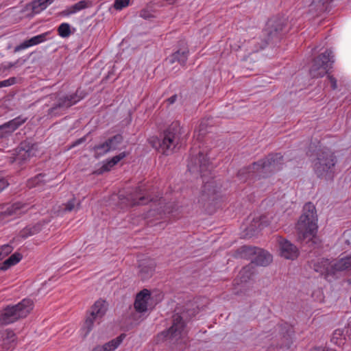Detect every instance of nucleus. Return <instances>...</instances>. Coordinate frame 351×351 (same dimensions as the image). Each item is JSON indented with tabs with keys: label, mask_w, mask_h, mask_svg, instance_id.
<instances>
[{
	"label": "nucleus",
	"mask_w": 351,
	"mask_h": 351,
	"mask_svg": "<svg viewBox=\"0 0 351 351\" xmlns=\"http://www.w3.org/2000/svg\"><path fill=\"white\" fill-rule=\"evenodd\" d=\"M199 311L196 303H187L181 313L178 312L173 315L171 326L167 331L162 332L161 336L174 345L177 350H183L188 343L185 322L195 316Z\"/></svg>",
	"instance_id": "1"
},
{
	"label": "nucleus",
	"mask_w": 351,
	"mask_h": 351,
	"mask_svg": "<svg viewBox=\"0 0 351 351\" xmlns=\"http://www.w3.org/2000/svg\"><path fill=\"white\" fill-rule=\"evenodd\" d=\"M283 166V156L280 153L269 154L266 158L240 169L237 176L241 182L256 178H267L280 171Z\"/></svg>",
	"instance_id": "2"
},
{
	"label": "nucleus",
	"mask_w": 351,
	"mask_h": 351,
	"mask_svg": "<svg viewBox=\"0 0 351 351\" xmlns=\"http://www.w3.org/2000/svg\"><path fill=\"white\" fill-rule=\"evenodd\" d=\"M317 218L315 207L311 202L305 204L297 223L298 239L302 245L312 247L317 244Z\"/></svg>",
	"instance_id": "3"
},
{
	"label": "nucleus",
	"mask_w": 351,
	"mask_h": 351,
	"mask_svg": "<svg viewBox=\"0 0 351 351\" xmlns=\"http://www.w3.org/2000/svg\"><path fill=\"white\" fill-rule=\"evenodd\" d=\"M188 167L191 171H199L202 174L203 182H204V189L199 202L214 200L215 199V195L217 193V190L215 186V182L213 180H205L206 172H210L212 168L207 156L205 155L203 152L199 151L198 156H193L191 158Z\"/></svg>",
	"instance_id": "4"
},
{
	"label": "nucleus",
	"mask_w": 351,
	"mask_h": 351,
	"mask_svg": "<svg viewBox=\"0 0 351 351\" xmlns=\"http://www.w3.org/2000/svg\"><path fill=\"white\" fill-rule=\"evenodd\" d=\"M336 156L330 149L324 148L318 151L316 159L313 162L315 173L318 178L332 180L335 173Z\"/></svg>",
	"instance_id": "5"
},
{
	"label": "nucleus",
	"mask_w": 351,
	"mask_h": 351,
	"mask_svg": "<svg viewBox=\"0 0 351 351\" xmlns=\"http://www.w3.org/2000/svg\"><path fill=\"white\" fill-rule=\"evenodd\" d=\"M287 31L286 23L284 19L277 17L269 19L262 32L261 43L259 47L256 48L254 51H258L259 49L265 48L269 43L278 41Z\"/></svg>",
	"instance_id": "6"
},
{
	"label": "nucleus",
	"mask_w": 351,
	"mask_h": 351,
	"mask_svg": "<svg viewBox=\"0 0 351 351\" xmlns=\"http://www.w3.org/2000/svg\"><path fill=\"white\" fill-rule=\"evenodd\" d=\"M33 305L30 299H23L16 305L7 306L0 315V324L8 325L27 317L33 309Z\"/></svg>",
	"instance_id": "7"
},
{
	"label": "nucleus",
	"mask_w": 351,
	"mask_h": 351,
	"mask_svg": "<svg viewBox=\"0 0 351 351\" xmlns=\"http://www.w3.org/2000/svg\"><path fill=\"white\" fill-rule=\"evenodd\" d=\"M86 93L80 89H77L75 93L69 95L58 97L56 94L51 95L50 98L53 99L55 102L48 110L49 115L56 116L62 113V110L76 104L84 99Z\"/></svg>",
	"instance_id": "8"
},
{
	"label": "nucleus",
	"mask_w": 351,
	"mask_h": 351,
	"mask_svg": "<svg viewBox=\"0 0 351 351\" xmlns=\"http://www.w3.org/2000/svg\"><path fill=\"white\" fill-rule=\"evenodd\" d=\"M180 131L178 128H169L158 138V151L163 154H172L180 144Z\"/></svg>",
	"instance_id": "9"
},
{
	"label": "nucleus",
	"mask_w": 351,
	"mask_h": 351,
	"mask_svg": "<svg viewBox=\"0 0 351 351\" xmlns=\"http://www.w3.org/2000/svg\"><path fill=\"white\" fill-rule=\"evenodd\" d=\"M119 198L121 204L128 207L136 205H145L152 200L145 184L141 185L125 197L123 194H119Z\"/></svg>",
	"instance_id": "10"
},
{
	"label": "nucleus",
	"mask_w": 351,
	"mask_h": 351,
	"mask_svg": "<svg viewBox=\"0 0 351 351\" xmlns=\"http://www.w3.org/2000/svg\"><path fill=\"white\" fill-rule=\"evenodd\" d=\"M334 56L331 50H326L324 53L315 58L310 69V75L313 78L323 77L327 73L328 69L331 68L334 62Z\"/></svg>",
	"instance_id": "11"
},
{
	"label": "nucleus",
	"mask_w": 351,
	"mask_h": 351,
	"mask_svg": "<svg viewBox=\"0 0 351 351\" xmlns=\"http://www.w3.org/2000/svg\"><path fill=\"white\" fill-rule=\"evenodd\" d=\"M122 141L121 135H115L108 138L104 143L95 145L93 147L94 156L96 158H99L110 151L115 150Z\"/></svg>",
	"instance_id": "12"
},
{
	"label": "nucleus",
	"mask_w": 351,
	"mask_h": 351,
	"mask_svg": "<svg viewBox=\"0 0 351 351\" xmlns=\"http://www.w3.org/2000/svg\"><path fill=\"white\" fill-rule=\"evenodd\" d=\"M280 254L286 259L293 260L298 256V250L295 245L287 239L279 237L278 239Z\"/></svg>",
	"instance_id": "13"
},
{
	"label": "nucleus",
	"mask_w": 351,
	"mask_h": 351,
	"mask_svg": "<svg viewBox=\"0 0 351 351\" xmlns=\"http://www.w3.org/2000/svg\"><path fill=\"white\" fill-rule=\"evenodd\" d=\"M5 209L0 212L3 216L12 217L14 218L21 216L29 210L30 206L26 203L17 202L12 204H7Z\"/></svg>",
	"instance_id": "14"
},
{
	"label": "nucleus",
	"mask_w": 351,
	"mask_h": 351,
	"mask_svg": "<svg viewBox=\"0 0 351 351\" xmlns=\"http://www.w3.org/2000/svg\"><path fill=\"white\" fill-rule=\"evenodd\" d=\"M151 298V291L144 289L138 292L135 298L134 307L136 312L143 313L147 311L148 302Z\"/></svg>",
	"instance_id": "15"
},
{
	"label": "nucleus",
	"mask_w": 351,
	"mask_h": 351,
	"mask_svg": "<svg viewBox=\"0 0 351 351\" xmlns=\"http://www.w3.org/2000/svg\"><path fill=\"white\" fill-rule=\"evenodd\" d=\"M328 274H335L342 271H351V254L335 261L334 264L327 267Z\"/></svg>",
	"instance_id": "16"
},
{
	"label": "nucleus",
	"mask_w": 351,
	"mask_h": 351,
	"mask_svg": "<svg viewBox=\"0 0 351 351\" xmlns=\"http://www.w3.org/2000/svg\"><path fill=\"white\" fill-rule=\"evenodd\" d=\"M156 206L159 207L155 208V221L158 219L156 215H159L161 219L166 218L167 215L173 214L176 210L174 203H166L163 198H160L157 204L155 202V207Z\"/></svg>",
	"instance_id": "17"
},
{
	"label": "nucleus",
	"mask_w": 351,
	"mask_h": 351,
	"mask_svg": "<svg viewBox=\"0 0 351 351\" xmlns=\"http://www.w3.org/2000/svg\"><path fill=\"white\" fill-rule=\"evenodd\" d=\"M108 309V304L106 300L99 299L91 306L88 316L95 320H100L106 314Z\"/></svg>",
	"instance_id": "18"
},
{
	"label": "nucleus",
	"mask_w": 351,
	"mask_h": 351,
	"mask_svg": "<svg viewBox=\"0 0 351 351\" xmlns=\"http://www.w3.org/2000/svg\"><path fill=\"white\" fill-rule=\"evenodd\" d=\"M189 53L188 48L184 46L175 51L171 56L168 57L166 61L171 64L178 62L179 64L184 66L187 61Z\"/></svg>",
	"instance_id": "19"
},
{
	"label": "nucleus",
	"mask_w": 351,
	"mask_h": 351,
	"mask_svg": "<svg viewBox=\"0 0 351 351\" xmlns=\"http://www.w3.org/2000/svg\"><path fill=\"white\" fill-rule=\"evenodd\" d=\"M272 261V256L267 251L258 248L256 252V255L254 256L252 263L258 266H267Z\"/></svg>",
	"instance_id": "20"
},
{
	"label": "nucleus",
	"mask_w": 351,
	"mask_h": 351,
	"mask_svg": "<svg viewBox=\"0 0 351 351\" xmlns=\"http://www.w3.org/2000/svg\"><path fill=\"white\" fill-rule=\"evenodd\" d=\"M49 34H50L49 32H47L43 34L33 36L30 39L25 40L20 45L17 46L16 47V50L18 51V50L25 49L28 47L40 44L47 40V37Z\"/></svg>",
	"instance_id": "21"
},
{
	"label": "nucleus",
	"mask_w": 351,
	"mask_h": 351,
	"mask_svg": "<svg viewBox=\"0 0 351 351\" xmlns=\"http://www.w3.org/2000/svg\"><path fill=\"white\" fill-rule=\"evenodd\" d=\"M257 250L258 247L243 245L235 251L234 256L236 258L251 260V262H252L254 256L256 255V252H257Z\"/></svg>",
	"instance_id": "22"
},
{
	"label": "nucleus",
	"mask_w": 351,
	"mask_h": 351,
	"mask_svg": "<svg viewBox=\"0 0 351 351\" xmlns=\"http://www.w3.org/2000/svg\"><path fill=\"white\" fill-rule=\"evenodd\" d=\"M126 156L125 152H121L117 156H113L110 159H107L103 162L102 166L98 170L99 173H103L106 171H109L111 169L118 164L119 161L123 159Z\"/></svg>",
	"instance_id": "23"
},
{
	"label": "nucleus",
	"mask_w": 351,
	"mask_h": 351,
	"mask_svg": "<svg viewBox=\"0 0 351 351\" xmlns=\"http://www.w3.org/2000/svg\"><path fill=\"white\" fill-rule=\"evenodd\" d=\"M2 338V348L5 350H9L13 348L16 345V335L15 333L10 330H5L1 335Z\"/></svg>",
	"instance_id": "24"
},
{
	"label": "nucleus",
	"mask_w": 351,
	"mask_h": 351,
	"mask_svg": "<svg viewBox=\"0 0 351 351\" xmlns=\"http://www.w3.org/2000/svg\"><path fill=\"white\" fill-rule=\"evenodd\" d=\"M276 330L278 331L280 337L287 341V343L289 342L293 333V326L286 322L279 324L276 326Z\"/></svg>",
	"instance_id": "25"
},
{
	"label": "nucleus",
	"mask_w": 351,
	"mask_h": 351,
	"mask_svg": "<svg viewBox=\"0 0 351 351\" xmlns=\"http://www.w3.org/2000/svg\"><path fill=\"white\" fill-rule=\"evenodd\" d=\"M88 1L87 0H82L64 10L61 14L64 16H69L75 14L88 7Z\"/></svg>",
	"instance_id": "26"
},
{
	"label": "nucleus",
	"mask_w": 351,
	"mask_h": 351,
	"mask_svg": "<svg viewBox=\"0 0 351 351\" xmlns=\"http://www.w3.org/2000/svg\"><path fill=\"white\" fill-rule=\"evenodd\" d=\"M95 322H97V320L87 315L82 326L80 330V335L83 339L86 338L90 332V331L93 330L94 323Z\"/></svg>",
	"instance_id": "27"
},
{
	"label": "nucleus",
	"mask_w": 351,
	"mask_h": 351,
	"mask_svg": "<svg viewBox=\"0 0 351 351\" xmlns=\"http://www.w3.org/2000/svg\"><path fill=\"white\" fill-rule=\"evenodd\" d=\"M255 273V266L250 263L249 265L243 267L239 272V276L241 282H247Z\"/></svg>",
	"instance_id": "28"
},
{
	"label": "nucleus",
	"mask_w": 351,
	"mask_h": 351,
	"mask_svg": "<svg viewBox=\"0 0 351 351\" xmlns=\"http://www.w3.org/2000/svg\"><path fill=\"white\" fill-rule=\"evenodd\" d=\"M54 0H34L32 2V9L35 14L45 10Z\"/></svg>",
	"instance_id": "29"
},
{
	"label": "nucleus",
	"mask_w": 351,
	"mask_h": 351,
	"mask_svg": "<svg viewBox=\"0 0 351 351\" xmlns=\"http://www.w3.org/2000/svg\"><path fill=\"white\" fill-rule=\"evenodd\" d=\"M21 259L22 255L20 253H14L2 263L0 269L2 270H6L10 267L17 264Z\"/></svg>",
	"instance_id": "30"
},
{
	"label": "nucleus",
	"mask_w": 351,
	"mask_h": 351,
	"mask_svg": "<svg viewBox=\"0 0 351 351\" xmlns=\"http://www.w3.org/2000/svg\"><path fill=\"white\" fill-rule=\"evenodd\" d=\"M125 337V334H121L117 338L110 341L109 342L105 343L103 347L106 351H114L115 350L120 344L123 342V339Z\"/></svg>",
	"instance_id": "31"
},
{
	"label": "nucleus",
	"mask_w": 351,
	"mask_h": 351,
	"mask_svg": "<svg viewBox=\"0 0 351 351\" xmlns=\"http://www.w3.org/2000/svg\"><path fill=\"white\" fill-rule=\"evenodd\" d=\"M332 0H313L311 9L315 10L317 13L324 12L328 9V4Z\"/></svg>",
	"instance_id": "32"
},
{
	"label": "nucleus",
	"mask_w": 351,
	"mask_h": 351,
	"mask_svg": "<svg viewBox=\"0 0 351 351\" xmlns=\"http://www.w3.org/2000/svg\"><path fill=\"white\" fill-rule=\"evenodd\" d=\"M44 175L40 173L35 177L29 179L27 182V186L30 189L43 186L44 184Z\"/></svg>",
	"instance_id": "33"
},
{
	"label": "nucleus",
	"mask_w": 351,
	"mask_h": 351,
	"mask_svg": "<svg viewBox=\"0 0 351 351\" xmlns=\"http://www.w3.org/2000/svg\"><path fill=\"white\" fill-rule=\"evenodd\" d=\"M40 229V226L38 223L33 226H27L21 231V236L26 238L38 233Z\"/></svg>",
	"instance_id": "34"
},
{
	"label": "nucleus",
	"mask_w": 351,
	"mask_h": 351,
	"mask_svg": "<svg viewBox=\"0 0 351 351\" xmlns=\"http://www.w3.org/2000/svg\"><path fill=\"white\" fill-rule=\"evenodd\" d=\"M58 35L62 38H67L71 34L70 25L67 23H61L58 28Z\"/></svg>",
	"instance_id": "35"
},
{
	"label": "nucleus",
	"mask_w": 351,
	"mask_h": 351,
	"mask_svg": "<svg viewBox=\"0 0 351 351\" xmlns=\"http://www.w3.org/2000/svg\"><path fill=\"white\" fill-rule=\"evenodd\" d=\"M154 16V8L152 4L147 5L140 12V16L148 19Z\"/></svg>",
	"instance_id": "36"
},
{
	"label": "nucleus",
	"mask_w": 351,
	"mask_h": 351,
	"mask_svg": "<svg viewBox=\"0 0 351 351\" xmlns=\"http://www.w3.org/2000/svg\"><path fill=\"white\" fill-rule=\"evenodd\" d=\"M13 251V247L11 245L6 244L0 247V261L9 255Z\"/></svg>",
	"instance_id": "37"
},
{
	"label": "nucleus",
	"mask_w": 351,
	"mask_h": 351,
	"mask_svg": "<svg viewBox=\"0 0 351 351\" xmlns=\"http://www.w3.org/2000/svg\"><path fill=\"white\" fill-rule=\"evenodd\" d=\"M130 0H114L113 7L116 10H121L129 5Z\"/></svg>",
	"instance_id": "38"
},
{
	"label": "nucleus",
	"mask_w": 351,
	"mask_h": 351,
	"mask_svg": "<svg viewBox=\"0 0 351 351\" xmlns=\"http://www.w3.org/2000/svg\"><path fill=\"white\" fill-rule=\"evenodd\" d=\"M32 149H26L23 146V145H21V146L19 147V155L21 156L23 160H25L27 158H29L32 155Z\"/></svg>",
	"instance_id": "39"
},
{
	"label": "nucleus",
	"mask_w": 351,
	"mask_h": 351,
	"mask_svg": "<svg viewBox=\"0 0 351 351\" xmlns=\"http://www.w3.org/2000/svg\"><path fill=\"white\" fill-rule=\"evenodd\" d=\"M16 83V78L15 77H10L7 80L0 82V88L3 87H8Z\"/></svg>",
	"instance_id": "40"
},
{
	"label": "nucleus",
	"mask_w": 351,
	"mask_h": 351,
	"mask_svg": "<svg viewBox=\"0 0 351 351\" xmlns=\"http://www.w3.org/2000/svg\"><path fill=\"white\" fill-rule=\"evenodd\" d=\"M75 198H73L72 199L69 200L66 204L64 210L66 211H71L75 208Z\"/></svg>",
	"instance_id": "41"
},
{
	"label": "nucleus",
	"mask_w": 351,
	"mask_h": 351,
	"mask_svg": "<svg viewBox=\"0 0 351 351\" xmlns=\"http://www.w3.org/2000/svg\"><path fill=\"white\" fill-rule=\"evenodd\" d=\"M8 181L3 178V176L0 174V192H1L3 189H5L8 186Z\"/></svg>",
	"instance_id": "42"
},
{
	"label": "nucleus",
	"mask_w": 351,
	"mask_h": 351,
	"mask_svg": "<svg viewBox=\"0 0 351 351\" xmlns=\"http://www.w3.org/2000/svg\"><path fill=\"white\" fill-rule=\"evenodd\" d=\"M328 78L330 82L331 88L335 90L337 88V80L332 75H328Z\"/></svg>",
	"instance_id": "43"
},
{
	"label": "nucleus",
	"mask_w": 351,
	"mask_h": 351,
	"mask_svg": "<svg viewBox=\"0 0 351 351\" xmlns=\"http://www.w3.org/2000/svg\"><path fill=\"white\" fill-rule=\"evenodd\" d=\"M324 263H325L326 264H324V266H326V267H324V272H326V274L327 275H330V274H328V272H327V271H326V269H327V267H330V265H332V263H331V264H330V263H328V260H326V261H324ZM335 263V262H334V263H333V264H334ZM337 274H338V273H336L335 274H330V276H335V275H337Z\"/></svg>",
	"instance_id": "44"
},
{
	"label": "nucleus",
	"mask_w": 351,
	"mask_h": 351,
	"mask_svg": "<svg viewBox=\"0 0 351 351\" xmlns=\"http://www.w3.org/2000/svg\"><path fill=\"white\" fill-rule=\"evenodd\" d=\"M0 138H3L7 135L10 134V132H7V130H0Z\"/></svg>",
	"instance_id": "45"
},
{
	"label": "nucleus",
	"mask_w": 351,
	"mask_h": 351,
	"mask_svg": "<svg viewBox=\"0 0 351 351\" xmlns=\"http://www.w3.org/2000/svg\"><path fill=\"white\" fill-rule=\"evenodd\" d=\"M176 98H177V96L175 95H173L171 96V97H169L168 99V102L171 104H173L176 100Z\"/></svg>",
	"instance_id": "46"
},
{
	"label": "nucleus",
	"mask_w": 351,
	"mask_h": 351,
	"mask_svg": "<svg viewBox=\"0 0 351 351\" xmlns=\"http://www.w3.org/2000/svg\"><path fill=\"white\" fill-rule=\"evenodd\" d=\"M84 141H85V138H80V139L77 140V141L73 143V147H74V146H77V145H78L81 144V143H82V142H84Z\"/></svg>",
	"instance_id": "47"
},
{
	"label": "nucleus",
	"mask_w": 351,
	"mask_h": 351,
	"mask_svg": "<svg viewBox=\"0 0 351 351\" xmlns=\"http://www.w3.org/2000/svg\"><path fill=\"white\" fill-rule=\"evenodd\" d=\"M162 295H161V294H160V293H159V294H156V293H155V304H156V302H157L158 301L161 300H162Z\"/></svg>",
	"instance_id": "48"
},
{
	"label": "nucleus",
	"mask_w": 351,
	"mask_h": 351,
	"mask_svg": "<svg viewBox=\"0 0 351 351\" xmlns=\"http://www.w3.org/2000/svg\"><path fill=\"white\" fill-rule=\"evenodd\" d=\"M93 351H106L103 346H97L94 348Z\"/></svg>",
	"instance_id": "49"
},
{
	"label": "nucleus",
	"mask_w": 351,
	"mask_h": 351,
	"mask_svg": "<svg viewBox=\"0 0 351 351\" xmlns=\"http://www.w3.org/2000/svg\"><path fill=\"white\" fill-rule=\"evenodd\" d=\"M165 4L172 5L177 1V0H165Z\"/></svg>",
	"instance_id": "50"
},
{
	"label": "nucleus",
	"mask_w": 351,
	"mask_h": 351,
	"mask_svg": "<svg viewBox=\"0 0 351 351\" xmlns=\"http://www.w3.org/2000/svg\"><path fill=\"white\" fill-rule=\"evenodd\" d=\"M347 333L348 335V338L351 339V326L348 328Z\"/></svg>",
	"instance_id": "51"
},
{
	"label": "nucleus",
	"mask_w": 351,
	"mask_h": 351,
	"mask_svg": "<svg viewBox=\"0 0 351 351\" xmlns=\"http://www.w3.org/2000/svg\"><path fill=\"white\" fill-rule=\"evenodd\" d=\"M163 223H164V222H159V223H158V225H159L160 226H161V227L163 228V227H164V226H163ZM157 225H158V223H157ZM156 226V223H155V226Z\"/></svg>",
	"instance_id": "52"
},
{
	"label": "nucleus",
	"mask_w": 351,
	"mask_h": 351,
	"mask_svg": "<svg viewBox=\"0 0 351 351\" xmlns=\"http://www.w3.org/2000/svg\"><path fill=\"white\" fill-rule=\"evenodd\" d=\"M263 218H261V224H262V223H263Z\"/></svg>",
	"instance_id": "53"
},
{
	"label": "nucleus",
	"mask_w": 351,
	"mask_h": 351,
	"mask_svg": "<svg viewBox=\"0 0 351 351\" xmlns=\"http://www.w3.org/2000/svg\"><path fill=\"white\" fill-rule=\"evenodd\" d=\"M154 143H155V147H156V141H154Z\"/></svg>",
	"instance_id": "54"
}]
</instances>
